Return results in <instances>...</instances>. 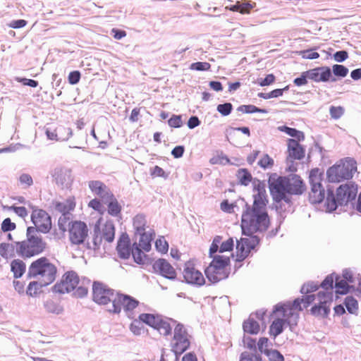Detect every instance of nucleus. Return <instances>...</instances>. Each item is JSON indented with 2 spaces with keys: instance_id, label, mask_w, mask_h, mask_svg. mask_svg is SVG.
Here are the masks:
<instances>
[{
  "instance_id": "de8ad7c7",
  "label": "nucleus",
  "mask_w": 361,
  "mask_h": 361,
  "mask_svg": "<svg viewBox=\"0 0 361 361\" xmlns=\"http://www.w3.org/2000/svg\"><path fill=\"white\" fill-rule=\"evenodd\" d=\"M157 250L161 253H166L169 250V244L164 237H159L155 242Z\"/></svg>"
},
{
  "instance_id": "49530a36",
  "label": "nucleus",
  "mask_w": 361,
  "mask_h": 361,
  "mask_svg": "<svg viewBox=\"0 0 361 361\" xmlns=\"http://www.w3.org/2000/svg\"><path fill=\"white\" fill-rule=\"evenodd\" d=\"M274 159L267 154H264L258 161V165L262 169L271 168L274 166Z\"/></svg>"
},
{
  "instance_id": "4d7b16f0",
  "label": "nucleus",
  "mask_w": 361,
  "mask_h": 361,
  "mask_svg": "<svg viewBox=\"0 0 361 361\" xmlns=\"http://www.w3.org/2000/svg\"><path fill=\"white\" fill-rule=\"evenodd\" d=\"M235 204L229 203L228 200H224V201L221 202L220 204V208L223 212L231 214L234 212V208L235 207Z\"/></svg>"
},
{
  "instance_id": "aec40b11",
  "label": "nucleus",
  "mask_w": 361,
  "mask_h": 361,
  "mask_svg": "<svg viewBox=\"0 0 361 361\" xmlns=\"http://www.w3.org/2000/svg\"><path fill=\"white\" fill-rule=\"evenodd\" d=\"M115 237V226L112 221H107L101 228H98V233L94 238V245L97 246L102 240L111 243Z\"/></svg>"
},
{
  "instance_id": "72a5a7b5",
  "label": "nucleus",
  "mask_w": 361,
  "mask_h": 361,
  "mask_svg": "<svg viewBox=\"0 0 361 361\" xmlns=\"http://www.w3.org/2000/svg\"><path fill=\"white\" fill-rule=\"evenodd\" d=\"M322 176L323 173L319 169H312L310 173V183L311 187H322Z\"/></svg>"
},
{
  "instance_id": "6e6552de",
  "label": "nucleus",
  "mask_w": 361,
  "mask_h": 361,
  "mask_svg": "<svg viewBox=\"0 0 361 361\" xmlns=\"http://www.w3.org/2000/svg\"><path fill=\"white\" fill-rule=\"evenodd\" d=\"M316 298L318 300V304L312 307V314L315 316H326L330 311V304L332 302L331 293L321 291L317 295H307L302 296L301 299H298L300 304L303 303V307L307 308L315 300Z\"/></svg>"
},
{
  "instance_id": "423d86ee",
  "label": "nucleus",
  "mask_w": 361,
  "mask_h": 361,
  "mask_svg": "<svg viewBox=\"0 0 361 361\" xmlns=\"http://www.w3.org/2000/svg\"><path fill=\"white\" fill-rule=\"evenodd\" d=\"M357 171V162L352 158H345L330 167L327 171L329 182L339 183L351 179Z\"/></svg>"
},
{
  "instance_id": "473e14b6",
  "label": "nucleus",
  "mask_w": 361,
  "mask_h": 361,
  "mask_svg": "<svg viewBox=\"0 0 361 361\" xmlns=\"http://www.w3.org/2000/svg\"><path fill=\"white\" fill-rule=\"evenodd\" d=\"M243 326L244 331L250 334H257L260 330L258 322L250 318L244 322Z\"/></svg>"
},
{
  "instance_id": "393cba45",
  "label": "nucleus",
  "mask_w": 361,
  "mask_h": 361,
  "mask_svg": "<svg viewBox=\"0 0 361 361\" xmlns=\"http://www.w3.org/2000/svg\"><path fill=\"white\" fill-rule=\"evenodd\" d=\"M288 194H302L305 189V184L300 176L294 175L287 178Z\"/></svg>"
},
{
  "instance_id": "f03ea898",
  "label": "nucleus",
  "mask_w": 361,
  "mask_h": 361,
  "mask_svg": "<svg viewBox=\"0 0 361 361\" xmlns=\"http://www.w3.org/2000/svg\"><path fill=\"white\" fill-rule=\"evenodd\" d=\"M302 310L298 299H295L293 302L277 305L274 311V320L269 327L270 335L276 337L281 334L286 324L290 326L297 325L299 312Z\"/></svg>"
},
{
  "instance_id": "864d4df0",
  "label": "nucleus",
  "mask_w": 361,
  "mask_h": 361,
  "mask_svg": "<svg viewBox=\"0 0 361 361\" xmlns=\"http://www.w3.org/2000/svg\"><path fill=\"white\" fill-rule=\"evenodd\" d=\"M217 111L224 116H228L231 114L233 106L231 103H225L219 104L216 108Z\"/></svg>"
},
{
  "instance_id": "6ab92c4d",
  "label": "nucleus",
  "mask_w": 361,
  "mask_h": 361,
  "mask_svg": "<svg viewBox=\"0 0 361 361\" xmlns=\"http://www.w3.org/2000/svg\"><path fill=\"white\" fill-rule=\"evenodd\" d=\"M305 74L309 79L317 82L336 80V78H332L331 68L328 66H322L310 69L306 71Z\"/></svg>"
},
{
  "instance_id": "13d9d810",
  "label": "nucleus",
  "mask_w": 361,
  "mask_h": 361,
  "mask_svg": "<svg viewBox=\"0 0 361 361\" xmlns=\"http://www.w3.org/2000/svg\"><path fill=\"white\" fill-rule=\"evenodd\" d=\"M265 355L271 361H284L283 356L276 350H270Z\"/></svg>"
},
{
  "instance_id": "c03bdc74",
  "label": "nucleus",
  "mask_w": 361,
  "mask_h": 361,
  "mask_svg": "<svg viewBox=\"0 0 361 361\" xmlns=\"http://www.w3.org/2000/svg\"><path fill=\"white\" fill-rule=\"evenodd\" d=\"M345 305L350 313H355L358 310V302L353 297L348 296L345 300Z\"/></svg>"
},
{
  "instance_id": "bb28decb",
  "label": "nucleus",
  "mask_w": 361,
  "mask_h": 361,
  "mask_svg": "<svg viewBox=\"0 0 361 361\" xmlns=\"http://www.w3.org/2000/svg\"><path fill=\"white\" fill-rule=\"evenodd\" d=\"M117 251L121 258L128 259L131 253L130 241L128 238L122 237L119 239L117 245Z\"/></svg>"
},
{
  "instance_id": "dca6fc26",
  "label": "nucleus",
  "mask_w": 361,
  "mask_h": 361,
  "mask_svg": "<svg viewBox=\"0 0 361 361\" xmlns=\"http://www.w3.org/2000/svg\"><path fill=\"white\" fill-rule=\"evenodd\" d=\"M257 243L256 237L251 235L248 238H243L238 240L236 244V260L238 262L244 260L249 255L250 251L255 248Z\"/></svg>"
},
{
  "instance_id": "cd10ccee",
  "label": "nucleus",
  "mask_w": 361,
  "mask_h": 361,
  "mask_svg": "<svg viewBox=\"0 0 361 361\" xmlns=\"http://www.w3.org/2000/svg\"><path fill=\"white\" fill-rule=\"evenodd\" d=\"M54 177L57 184L68 185L72 182L71 172L69 170L59 169L55 171Z\"/></svg>"
},
{
  "instance_id": "7ed1b4c3",
  "label": "nucleus",
  "mask_w": 361,
  "mask_h": 361,
  "mask_svg": "<svg viewBox=\"0 0 361 361\" xmlns=\"http://www.w3.org/2000/svg\"><path fill=\"white\" fill-rule=\"evenodd\" d=\"M27 239L16 243V251L23 258H30L44 251L47 243L33 226L27 228Z\"/></svg>"
},
{
  "instance_id": "39448f33",
  "label": "nucleus",
  "mask_w": 361,
  "mask_h": 361,
  "mask_svg": "<svg viewBox=\"0 0 361 361\" xmlns=\"http://www.w3.org/2000/svg\"><path fill=\"white\" fill-rule=\"evenodd\" d=\"M56 267L45 257L32 262L28 270L29 276L36 279L42 285L52 283L56 279Z\"/></svg>"
},
{
  "instance_id": "a878e982",
  "label": "nucleus",
  "mask_w": 361,
  "mask_h": 361,
  "mask_svg": "<svg viewBox=\"0 0 361 361\" xmlns=\"http://www.w3.org/2000/svg\"><path fill=\"white\" fill-rule=\"evenodd\" d=\"M104 202L107 204V212L110 216L114 217L121 216L122 207L115 197L114 195Z\"/></svg>"
},
{
  "instance_id": "0e129e2a",
  "label": "nucleus",
  "mask_w": 361,
  "mask_h": 361,
  "mask_svg": "<svg viewBox=\"0 0 361 361\" xmlns=\"http://www.w3.org/2000/svg\"><path fill=\"white\" fill-rule=\"evenodd\" d=\"M80 79V73L78 71H74L69 73L68 80L70 84H77Z\"/></svg>"
},
{
  "instance_id": "3c124183",
  "label": "nucleus",
  "mask_w": 361,
  "mask_h": 361,
  "mask_svg": "<svg viewBox=\"0 0 361 361\" xmlns=\"http://www.w3.org/2000/svg\"><path fill=\"white\" fill-rule=\"evenodd\" d=\"M191 70L199 71H209L211 68V65L208 62H195L190 65Z\"/></svg>"
},
{
  "instance_id": "5fc2aeb1",
  "label": "nucleus",
  "mask_w": 361,
  "mask_h": 361,
  "mask_svg": "<svg viewBox=\"0 0 361 361\" xmlns=\"http://www.w3.org/2000/svg\"><path fill=\"white\" fill-rule=\"evenodd\" d=\"M16 228V225L15 223L12 222L10 218L5 219L2 224L1 228L2 231L7 232L15 230Z\"/></svg>"
},
{
  "instance_id": "f3484780",
  "label": "nucleus",
  "mask_w": 361,
  "mask_h": 361,
  "mask_svg": "<svg viewBox=\"0 0 361 361\" xmlns=\"http://www.w3.org/2000/svg\"><path fill=\"white\" fill-rule=\"evenodd\" d=\"M183 278L188 283L201 286L204 284L205 279L198 269L191 263H186L183 270Z\"/></svg>"
},
{
  "instance_id": "79ce46f5",
  "label": "nucleus",
  "mask_w": 361,
  "mask_h": 361,
  "mask_svg": "<svg viewBox=\"0 0 361 361\" xmlns=\"http://www.w3.org/2000/svg\"><path fill=\"white\" fill-rule=\"evenodd\" d=\"M238 111H241L244 114H252V113H262L266 114L267 111L263 109H259L254 105H242L238 108Z\"/></svg>"
},
{
  "instance_id": "8fccbe9b",
  "label": "nucleus",
  "mask_w": 361,
  "mask_h": 361,
  "mask_svg": "<svg viewBox=\"0 0 361 361\" xmlns=\"http://www.w3.org/2000/svg\"><path fill=\"white\" fill-rule=\"evenodd\" d=\"M88 207L98 212L100 214H103L104 212V208L102 201L97 198L90 200L88 203Z\"/></svg>"
},
{
  "instance_id": "9d476101",
  "label": "nucleus",
  "mask_w": 361,
  "mask_h": 361,
  "mask_svg": "<svg viewBox=\"0 0 361 361\" xmlns=\"http://www.w3.org/2000/svg\"><path fill=\"white\" fill-rule=\"evenodd\" d=\"M269 190L276 202L289 201L287 189V178L272 174L269 178Z\"/></svg>"
},
{
  "instance_id": "58836bf2",
  "label": "nucleus",
  "mask_w": 361,
  "mask_h": 361,
  "mask_svg": "<svg viewBox=\"0 0 361 361\" xmlns=\"http://www.w3.org/2000/svg\"><path fill=\"white\" fill-rule=\"evenodd\" d=\"M133 226L138 233L145 232L147 228V221L144 216L137 215L133 220Z\"/></svg>"
},
{
  "instance_id": "052dcab7",
  "label": "nucleus",
  "mask_w": 361,
  "mask_h": 361,
  "mask_svg": "<svg viewBox=\"0 0 361 361\" xmlns=\"http://www.w3.org/2000/svg\"><path fill=\"white\" fill-rule=\"evenodd\" d=\"M143 328L141 326L140 321H134L130 326V330L131 332L136 336L140 335Z\"/></svg>"
},
{
  "instance_id": "c9c22d12",
  "label": "nucleus",
  "mask_w": 361,
  "mask_h": 361,
  "mask_svg": "<svg viewBox=\"0 0 361 361\" xmlns=\"http://www.w3.org/2000/svg\"><path fill=\"white\" fill-rule=\"evenodd\" d=\"M279 130L281 132H284L290 137H295L298 141H302L305 140V135L302 131H299L295 128H292L286 126L279 127Z\"/></svg>"
},
{
  "instance_id": "a211bd4d",
  "label": "nucleus",
  "mask_w": 361,
  "mask_h": 361,
  "mask_svg": "<svg viewBox=\"0 0 361 361\" xmlns=\"http://www.w3.org/2000/svg\"><path fill=\"white\" fill-rule=\"evenodd\" d=\"M300 141L295 139L287 140V162H292L295 160H301L305 157V149L299 143Z\"/></svg>"
},
{
  "instance_id": "20e7f679",
  "label": "nucleus",
  "mask_w": 361,
  "mask_h": 361,
  "mask_svg": "<svg viewBox=\"0 0 361 361\" xmlns=\"http://www.w3.org/2000/svg\"><path fill=\"white\" fill-rule=\"evenodd\" d=\"M357 194V185L354 183L341 185L336 190V195L333 191L328 190L326 200V211L331 212L336 209L338 205H345L354 200Z\"/></svg>"
},
{
  "instance_id": "ea45409f",
  "label": "nucleus",
  "mask_w": 361,
  "mask_h": 361,
  "mask_svg": "<svg viewBox=\"0 0 361 361\" xmlns=\"http://www.w3.org/2000/svg\"><path fill=\"white\" fill-rule=\"evenodd\" d=\"M46 286L47 285H42L39 283L37 280L36 281H32L29 283L26 293L30 296H36L41 293L42 288Z\"/></svg>"
},
{
  "instance_id": "774afa93",
  "label": "nucleus",
  "mask_w": 361,
  "mask_h": 361,
  "mask_svg": "<svg viewBox=\"0 0 361 361\" xmlns=\"http://www.w3.org/2000/svg\"><path fill=\"white\" fill-rule=\"evenodd\" d=\"M169 125L173 128H179L182 125L180 116H173L169 121Z\"/></svg>"
},
{
  "instance_id": "e433bc0d",
  "label": "nucleus",
  "mask_w": 361,
  "mask_h": 361,
  "mask_svg": "<svg viewBox=\"0 0 361 361\" xmlns=\"http://www.w3.org/2000/svg\"><path fill=\"white\" fill-rule=\"evenodd\" d=\"M0 255L5 259L12 258L15 256V250L12 244L2 243L0 244Z\"/></svg>"
},
{
  "instance_id": "09e8293b",
  "label": "nucleus",
  "mask_w": 361,
  "mask_h": 361,
  "mask_svg": "<svg viewBox=\"0 0 361 361\" xmlns=\"http://www.w3.org/2000/svg\"><path fill=\"white\" fill-rule=\"evenodd\" d=\"M334 281V278L333 274L328 275L322 281L320 286L326 290V293H331L332 294Z\"/></svg>"
},
{
  "instance_id": "ddd939ff",
  "label": "nucleus",
  "mask_w": 361,
  "mask_h": 361,
  "mask_svg": "<svg viewBox=\"0 0 361 361\" xmlns=\"http://www.w3.org/2000/svg\"><path fill=\"white\" fill-rule=\"evenodd\" d=\"M93 300L99 305H106L115 299L116 293L100 282H94L92 285Z\"/></svg>"
},
{
  "instance_id": "2f4dec72",
  "label": "nucleus",
  "mask_w": 361,
  "mask_h": 361,
  "mask_svg": "<svg viewBox=\"0 0 361 361\" xmlns=\"http://www.w3.org/2000/svg\"><path fill=\"white\" fill-rule=\"evenodd\" d=\"M140 235V238L139 240V243L137 245L138 247L142 248L145 251H149L151 249V241L153 239V235L154 233H146V232H143L142 233H139Z\"/></svg>"
},
{
  "instance_id": "6e6d98bb",
  "label": "nucleus",
  "mask_w": 361,
  "mask_h": 361,
  "mask_svg": "<svg viewBox=\"0 0 361 361\" xmlns=\"http://www.w3.org/2000/svg\"><path fill=\"white\" fill-rule=\"evenodd\" d=\"M150 175L152 177H161L164 178H166L168 177V174L159 166H155L150 170Z\"/></svg>"
},
{
  "instance_id": "e2e57ef3",
  "label": "nucleus",
  "mask_w": 361,
  "mask_h": 361,
  "mask_svg": "<svg viewBox=\"0 0 361 361\" xmlns=\"http://www.w3.org/2000/svg\"><path fill=\"white\" fill-rule=\"evenodd\" d=\"M19 181L21 185H24L27 188L31 186L33 183L31 176L27 173L21 174L19 177Z\"/></svg>"
},
{
  "instance_id": "0eeeda50",
  "label": "nucleus",
  "mask_w": 361,
  "mask_h": 361,
  "mask_svg": "<svg viewBox=\"0 0 361 361\" xmlns=\"http://www.w3.org/2000/svg\"><path fill=\"white\" fill-rule=\"evenodd\" d=\"M54 290L59 293H66L75 290V294L80 297L85 296L87 293V288L80 284L78 274L73 271L66 272L60 282L54 285Z\"/></svg>"
},
{
  "instance_id": "4be33fe9",
  "label": "nucleus",
  "mask_w": 361,
  "mask_h": 361,
  "mask_svg": "<svg viewBox=\"0 0 361 361\" xmlns=\"http://www.w3.org/2000/svg\"><path fill=\"white\" fill-rule=\"evenodd\" d=\"M221 239L222 238L219 235L214 237L209 248L210 255L212 256L214 253L219 251V253L228 252L230 253L228 256H233L232 251L234 246L233 238H229L224 242H221Z\"/></svg>"
},
{
  "instance_id": "bf43d9fd",
  "label": "nucleus",
  "mask_w": 361,
  "mask_h": 361,
  "mask_svg": "<svg viewBox=\"0 0 361 361\" xmlns=\"http://www.w3.org/2000/svg\"><path fill=\"white\" fill-rule=\"evenodd\" d=\"M258 348L261 353H264L266 354L270 350L268 348L269 347V339L265 337L260 338L258 341Z\"/></svg>"
},
{
  "instance_id": "4c0bfd02",
  "label": "nucleus",
  "mask_w": 361,
  "mask_h": 361,
  "mask_svg": "<svg viewBox=\"0 0 361 361\" xmlns=\"http://www.w3.org/2000/svg\"><path fill=\"white\" fill-rule=\"evenodd\" d=\"M335 281L336 293L340 295L347 294L350 288L348 282L345 279H341L339 276H336Z\"/></svg>"
},
{
  "instance_id": "2eb2a0df",
  "label": "nucleus",
  "mask_w": 361,
  "mask_h": 361,
  "mask_svg": "<svg viewBox=\"0 0 361 361\" xmlns=\"http://www.w3.org/2000/svg\"><path fill=\"white\" fill-rule=\"evenodd\" d=\"M31 221L37 231L47 233L51 228V219L49 214L41 209H33L31 214Z\"/></svg>"
},
{
  "instance_id": "a18cd8bd",
  "label": "nucleus",
  "mask_w": 361,
  "mask_h": 361,
  "mask_svg": "<svg viewBox=\"0 0 361 361\" xmlns=\"http://www.w3.org/2000/svg\"><path fill=\"white\" fill-rule=\"evenodd\" d=\"M332 72L335 76L344 78L348 73V69L343 65L335 64L332 66Z\"/></svg>"
},
{
  "instance_id": "b1692460",
  "label": "nucleus",
  "mask_w": 361,
  "mask_h": 361,
  "mask_svg": "<svg viewBox=\"0 0 361 361\" xmlns=\"http://www.w3.org/2000/svg\"><path fill=\"white\" fill-rule=\"evenodd\" d=\"M75 207V202L74 197H70L62 201H54L52 202V208L54 211L59 212L63 215L68 214Z\"/></svg>"
},
{
  "instance_id": "680f3d73",
  "label": "nucleus",
  "mask_w": 361,
  "mask_h": 361,
  "mask_svg": "<svg viewBox=\"0 0 361 361\" xmlns=\"http://www.w3.org/2000/svg\"><path fill=\"white\" fill-rule=\"evenodd\" d=\"M9 210L13 211L18 216L24 218L27 216V210L25 207L11 206L8 207Z\"/></svg>"
},
{
  "instance_id": "f704fd0d",
  "label": "nucleus",
  "mask_w": 361,
  "mask_h": 361,
  "mask_svg": "<svg viewBox=\"0 0 361 361\" xmlns=\"http://www.w3.org/2000/svg\"><path fill=\"white\" fill-rule=\"evenodd\" d=\"M143 250L137 247V244H133L131 253L135 262L139 264H144L147 259L146 255L143 252Z\"/></svg>"
},
{
  "instance_id": "4468645a",
  "label": "nucleus",
  "mask_w": 361,
  "mask_h": 361,
  "mask_svg": "<svg viewBox=\"0 0 361 361\" xmlns=\"http://www.w3.org/2000/svg\"><path fill=\"white\" fill-rule=\"evenodd\" d=\"M139 305V301L134 298L124 294L116 293L114 304L109 311L113 313H120L123 309L126 312H130L135 309Z\"/></svg>"
},
{
  "instance_id": "f257e3e1",
  "label": "nucleus",
  "mask_w": 361,
  "mask_h": 361,
  "mask_svg": "<svg viewBox=\"0 0 361 361\" xmlns=\"http://www.w3.org/2000/svg\"><path fill=\"white\" fill-rule=\"evenodd\" d=\"M254 192L252 207L246 209L241 219L243 233L248 235L267 230L269 224L266 211L268 200L265 185L258 183L254 188Z\"/></svg>"
},
{
  "instance_id": "338daca9",
  "label": "nucleus",
  "mask_w": 361,
  "mask_h": 361,
  "mask_svg": "<svg viewBox=\"0 0 361 361\" xmlns=\"http://www.w3.org/2000/svg\"><path fill=\"white\" fill-rule=\"evenodd\" d=\"M255 4H251L247 1L240 2V13L241 14H248L251 10L254 8Z\"/></svg>"
},
{
  "instance_id": "1a4fd4ad",
  "label": "nucleus",
  "mask_w": 361,
  "mask_h": 361,
  "mask_svg": "<svg viewBox=\"0 0 361 361\" xmlns=\"http://www.w3.org/2000/svg\"><path fill=\"white\" fill-rule=\"evenodd\" d=\"M230 265V256L217 255L205 269V274L212 283H216L228 277V267Z\"/></svg>"
},
{
  "instance_id": "69168bd1",
  "label": "nucleus",
  "mask_w": 361,
  "mask_h": 361,
  "mask_svg": "<svg viewBox=\"0 0 361 361\" xmlns=\"http://www.w3.org/2000/svg\"><path fill=\"white\" fill-rule=\"evenodd\" d=\"M319 288V285L314 283V282H310L306 284H305L302 287V293H312L317 290Z\"/></svg>"
},
{
  "instance_id": "37998d69",
  "label": "nucleus",
  "mask_w": 361,
  "mask_h": 361,
  "mask_svg": "<svg viewBox=\"0 0 361 361\" xmlns=\"http://www.w3.org/2000/svg\"><path fill=\"white\" fill-rule=\"evenodd\" d=\"M156 329L162 335L168 336L171 334L172 328L170 325V324L166 321L164 320L162 318L160 320V322L159 323Z\"/></svg>"
},
{
  "instance_id": "5701e85b",
  "label": "nucleus",
  "mask_w": 361,
  "mask_h": 361,
  "mask_svg": "<svg viewBox=\"0 0 361 361\" xmlns=\"http://www.w3.org/2000/svg\"><path fill=\"white\" fill-rule=\"evenodd\" d=\"M91 191L104 202L114 195L109 188L99 180H91L88 183Z\"/></svg>"
},
{
  "instance_id": "c85d7f7f",
  "label": "nucleus",
  "mask_w": 361,
  "mask_h": 361,
  "mask_svg": "<svg viewBox=\"0 0 361 361\" xmlns=\"http://www.w3.org/2000/svg\"><path fill=\"white\" fill-rule=\"evenodd\" d=\"M161 317L158 314L143 313L139 315V320L156 329Z\"/></svg>"
},
{
  "instance_id": "412c9836",
  "label": "nucleus",
  "mask_w": 361,
  "mask_h": 361,
  "mask_svg": "<svg viewBox=\"0 0 361 361\" xmlns=\"http://www.w3.org/2000/svg\"><path fill=\"white\" fill-rule=\"evenodd\" d=\"M153 270L155 273L169 279H175L176 278V271L173 266L165 259H159L152 264Z\"/></svg>"
},
{
  "instance_id": "a19ab883",
  "label": "nucleus",
  "mask_w": 361,
  "mask_h": 361,
  "mask_svg": "<svg viewBox=\"0 0 361 361\" xmlns=\"http://www.w3.org/2000/svg\"><path fill=\"white\" fill-rule=\"evenodd\" d=\"M237 176L239 182L244 185H247L252 180L250 173L245 169L238 170Z\"/></svg>"
},
{
  "instance_id": "9b49d317",
  "label": "nucleus",
  "mask_w": 361,
  "mask_h": 361,
  "mask_svg": "<svg viewBox=\"0 0 361 361\" xmlns=\"http://www.w3.org/2000/svg\"><path fill=\"white\" fill-rule=\"evenodd\" d=\"M87 224L81 221H73L68 224V237L71 243L79 245L82 244L88 236Z\"/></svg>"
},
{
  "instance_id": "c756f323",
  "label": "nucleus",
  "mask_w": 361,
  "mask_h": 361,
  "mask_svg": "<svg viewBox=\"0 0 361 361\" xmlns=\"http://www.w3.org/2000/svg\"><path fill=\"white\" fill-rule=\"evenodd\" d=\"M25 264L21 259H13L11 263V270L15 278L21 277L25 272Z\"/></svg>"
},
{
  "instance_id": "603ef678",
  "label": "nucleus",
  "mask_w": 361,
  "mask_h": 361,
  "mask_svg": "<svg viewBox=\"0 0 361 361\" xmlns=\"http://www.w3.org/2000/svg\"><path fill=\"white\" fill-rule=\"evenodd\" d=\"M329 113H330L331 118H333L334 119H338L344 114V109H343V107H342L341 106H331L329 109Z\"/></svg>"
},
{
  "instance_id": "f8f14e48",
  "label": "nucleus",
  "mask_w": 361,
  "mask_h": 361,
  "mask_svg": "<svg viewBox=\"0 0 361 361\" xmlns=\"http://www.w3.org/2000/svg\"><path fill=\"white\" fill-rule=\"evenodd\" d=\"M190 345L188 334L182 324H177L174 329L172 349L176 355L183 353Z\"/></svg>"
},
{
  "instance_id": "7c9ffc66",
  "label": "nucleus",
  "mask_w": 361,
  "mask_h": 361,
  "mask_svg": "<svg viewBox=\"0 0 361 361\" xmlns=\"http://www.w3.org/2000/svg\"><path fill=\"white\" fill-rule=\"evenodd\" d=\"M324 198V189L323 187H311L310 200L313 204L320 203Z\"/></svg>"
}]
</instances>
